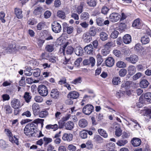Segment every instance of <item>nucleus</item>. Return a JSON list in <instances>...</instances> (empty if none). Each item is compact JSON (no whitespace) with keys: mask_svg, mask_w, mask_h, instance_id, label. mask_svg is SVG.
I'll list each match as a JSON object with an SVG mask.
<instances>
[{"mask_svg":"<svg viewBox=\"0 0 151 151\" xmlns=\"http://www.w3.org/2000/svg\"><path fill=\"white\" fill-rule=\"evenodd\" d=\"M128 141L126 140H118L116 142V144L118 145L119 146H122L124 145L127 143Z\"/></svg>","mask_w":151,"mask_h":151,"instance_id":"obj_50","label":"nucleus"},{"mask_svg":"<svg viewBox=\"0 0 151 151\" xmlns=\"http://www.w3.org/2000/svg\"><path fill=\"white\" fill-rule=\"evenodd\" d=\"M51 15V12L49 11H46L44 14V17L45 19L49 18Z\"/></svg>","mask_w":151,"mask_h":151,"instance_id":"obj_64","label":"nucleus"},{"mask_svg":"<svg viewBox=\"0 0 151 151\" xmlns=\"http://www.w3.org/2000/svg\"><path fill=\"white\" fill-rule=\"evenodd\" d=\"M32 107L34 115H37L40 111V107L39 105L37 103H34L32 105Z\"/></svg>","mask_w":151,"mask_h":151,"instance_id":"obj_14","label":"nucleus"},{"mask_svg":"<svg viewBox=\"0 0 151 151\" xmlns=\"http://www.w3.org/2000/svg\"><path fill=\"white\" fill-rule=\"evenodd\" d=\"M74 48L71 46H68L65 50L66 53L68 55H71L74 51Z\"/></svg>","mask_w":151,"mask_h":151,"instance_id":"obj_45","label":"nucleus"},{"mask_svg":"<svg viewBox=\"0 0 151 151\" xmlns=\"http://www.w3.org/2000/svg\"><path fill=\"white\" fill-rule=\"evenodd\" d=\"M43 8L41 6L37 7L34 10L33 13L35 15H39L41 14L43 11Z\"/></svg>","mask_w":151,"mask_h":151,"instance_id":"obj_32","label":"nucleus"},{"mask_svg":"<svg viewBox=\"0 0 151 151\" xmlns=\"http://www.w3.org/2000/svg\"><path fill=\"white\" fill-rule=\"evenodd\" d=\"M121 16L117 13H113L109 15V20L112 22H117L120 19Z\"/></svg>","mask_w":151,"mask_h":151,"instance_id":"obj_5","label":"nucleus"},{"mask_svg":"<svg viewBox=\"0 0 151 151\" xmlns=\"http://www.w3.org/2000/svg\"><path fill=\"white\" fill-rule=\"evenodd\" d=\"M84 50L88 54L91 55L93 54L94 48L92 45L89 44L84 47Z\"/></svg>","mask_w":151,"mask_h":151,"instance_id":"obj_10","label":"nucleus"},{"mask_svg":"<svg viewBox=\"0 0 151 151\" xmlns=\"http://www.w3.org/2000/svg\"><path fill=\"white\" fill-rule=\"evenodd\" d=\"M96 58L97 62V65H99L102 63L103 61V58H102V56L99 54H98L96 55Z\"/></svg>","mask_w":151,"mask_h":151,"instance_id":"obj_48","label":"nucleus"},{"mask_svg":"<svg viewBox=\"0 0 151 151\" xmlns=\"http://www.w3.org/2000/svg\"><path fill=\"white\" fill-rule=\"evenodd\" d=\"M141 41L143 44H146L149 42L150 39L148 36H145L142 37Z\"/></svg>","mask_w":151,"mask_h":151,"instance_id":"obj_37","label":"nucleus"},{"mask_svg":"<svg viewBox=\"0 0 151 151\" xmlns=\"http://www.w3.org/2000/svg\"><path fill=\"white\" fill-rule=\"evenodd\" d=\"M1 51L3 53L7 52L8 51L11 52L12 51H14L15 50V46H14V47L9 48V47H8L6 46L5 45H2L1 47Z\"/></svg>","mask_w":151,"mask_h":151,"instance_id":"obj_13","label":"nucleus"},{"mask_svg":"<svg viewBox=\"0 0 151 151\" xmlns=\"http://www.w3.org/2000/svg\"><path fill=\"white\" fill-rule=\"evenodd\" d=\"M93 107L92 105L87 104L83 107L82 111L85 114L89 115L93 111Z\"/></svg>","mask_w":151,"mask_h":151,"instance_id":"obj_3","label":"nucleus"},{"mask_svg":"<svg viewBox=\"0 0 151 151\" xmlns=\"http://www.w3.org/2000/svg\"><path fill=\"white\" fill-rule=\"evenodd\" d=\"M89 17V14L87 12H83L81 15V19L85 20L88 18Z\"/></svg>","mask_w":151,"mask_h":151,"instance_id":"obj_56","label":"nucleus"},{"mask_svg":"<svg viewBox=\"0 0 151 151\" xmlns=\"http://www.w3.org/2000/svg\"><path fill=\"white\" fill-rule=\"evenodd\" d=\"M149 83L148 81L146 79L142 80L140 83V86L142 88H145L148 85Z\"/></svg>","mask_w":151,"mask_h":151,"instance_id":"obj_31","label":"nucleus"},{"mask_svg":"<svg viewBox=\"0 0 151 151\" xmlns=\"http://www.w3.org/2000/svg\"><path fill=\"white\" fill-rule=\"evenodd\" d=\"M123 40L124 42L126 44L129 43L132 40L130 35L128 34L125 35L123 37Z\"/></svg>","mask_w":151,"mask_h":151,"instance_id":"obj_22","label":"nucleus"},{"mask_svg":"<svg viewBox=\"0 0 151 151\" xmlns=\"http://www.w3.org/2000/svg\"><path fill=\"white\" fill-rule=\"evenodd\" d=\"M132 145L135 147H137L140 145L141 141L140 139L137 138H134L132 140Z\"/></svg>","mask_w":151,"mask_h":151,"instance_id":"obj_16","label":"nucleus"},{"mask_svg":"<svg viewBox=\"0 0 151 151\" xmlns=\"http://www.w3.org/2000/svg\"><path fill=\"white\" fill-rule=\"evenodd\" d=\"M104 19L101 18L99 17L96 19V22L97 24L99 26L103 25Z\"/></svg>","mask_w":151,"mask_h":151,"instance_id":"obj_57","label":"nucleus"},{"mask_svg":"<svg viewBox=\"0 0 151 151\" xmlns=\"http://www.w3.org/2000/svg\"><path fill=\"white\" fill-rule=\"evenodd\" d=\"M79 93L76 91H71L68 93L67 95V97L68 99H77L79 96Z\"/></svg>","mask_w":151,"mask_h":151,"instance_id":"obj_8","label":"nucleus"},{"mask_svg":"<svg viewBox=\"0 0 151 151\" xmlns=\"http://www.w3.org/2000/svg\"><path fill=\"white\" fill-rule=\"evenodd\" d=\"M83 39L85 42L88 43L92 40V36L88 32H85L83 35Z\"/></svg>","mask_w":151,"mask_h":151,"instance_id":"obj_9","label":"nucleus"},{"mask_svg":"<svg viewBox=\"0 0 151 151\" xmlns=\"http://www.w3.org/2000/svg\"><path fill=\"white\" fill-rule=\"evenodd\" d=\"M44 33L45 34L44 36L45 39L46 40H50L53 39V37L51 36V34L47 31L45 30L44 31Z\"/></svg>","mask_w":151,"mask_h":151,"instance_id":"obj_39","label":"nucleus"},{"mask_svg":"<svg viewBox=\"0 0 151 151\" xmlns=\"http://www.w3.org/2000/svg\"><path fill=\"white\" fill-rule=\"evenodd\" d=\"M88 123L87 121L85 119H82L78 122V125L81 128H84L87 125Z\"/></svg>","mask_w":151,"mask_h":151,"instance_id":"obj_23","label":"nucleus"},{"mask_svg":"<svg viewBox=\"0 0 151 151\" xmlns=\"http://www.w3.org/2000/svg\"><path fill=\"white\" fill-rule=\"evenodd\" d=\"M116 66L119 68H124L126 67V65L124 62L120 61L116 63Z\"/></svg>","mask_w":151,"mask_h":151,"instance_id":"obj_40","label":"nucleus"},{"mask_svg":"<svg viewBox=\"0 0 151 151\" xmlns=\"http://www.w3.org/2000/svg\"><path fill=\"white\" fill-rule=\"evenodd\" d=\"M48 114V112L46 110L41 111L39 113V116L41 118H44L46 117Z\"/></svg>","mask_w":151,"mask_h":151,"instance_id":"obj_59","label":"nucleus"},{"mask_svg":"<svg viewBox=\"0 0 151 151\" xmlns=\"http://www.w3.org/2000/svg\"><path fill=\"white\" fill-rule=\"evenodd\" d=\"M87 3L91 7L95 6L96 5V0H87Z\"/></svg>","mask_w":151,"mask_h":151,"instance_id":"obj_42","label":"nucleus"},{"mask_svg":"<svg viewBox=\"0 0 151 151\" xmlns=\"http://www.w3.org/2000/svg\"><path fill=\"white\" fill-rule=\"evenodd\" d=\"M64 126L66 129L71 130L74 128V124L73 122L69 121L64 124Z\"/></svg>","mask_w":151,"mask_h":151,"instance_id":"obj_18","label":"nucleus"},{"mask_svg":"<svg viewBox=\"0 0 151 151\" xmlns=\"http://www.w3.org/2000/svg\"><path fill=\"white\" fill-rule=\"evenodd\" d=\"M101 39L103 41L106 40L108 38V35L104 32H102L100 34Z\"/></svg>","mask_w":151,"mask_h":151,"instance_id":"obj_49","label":"nucleus"},{"mask_svg":"<svg viewBox=\"0 0 151 151\" xmlns=\"http://www.w3.org/2000/svg\"><path fill=\"white\" fill-rule=\"evenodd\" d=\"M119 34L118 31L116 30H114L113 31L111 35V37L113 39L116 38Z\"/></svg>","mask_w":151,"mask_h":151,"instance_id":"obj_58","label":"nucleus"},{"mask_svg":"<svg viewBox=\"0 0 151 151\" xmlns=\"http://www.w3.org/2000/svg\"><path fill=\"white\" fill-rule=\"evenodd\" d=\"M128 70L129 74L131 76L134 74L136 71V68L135 67L132 65H130L128 68Z\"/></svg>","mask_w":151,"mask_h":151,"instance_id":"obj_26","label":"nucleus"},{"mask_svg":"<svg viewBox=\"0 0 151 151\" xmlns=\"http://www.w3.org/2000/svg\"><path fill=\"white\" fill-rule=\"evenodd\" d=\"M59 92L57 89H53L51 90L50 93L51 97L54 99H56L58 98Z\"/></svg>","mask_w":151,"mask_h":151,"instance_id":"obj_17","label":"nucleus"},{"mask_svg":"<svg viewBox=\"0 0 151 151\" xmlns=\"http://www.w3.org/2000/svg\"><path fill=\"white\" fill-rule=\"evenodd\" d=\"M61 25L58 23H55L54 25H52V31L55 33L60 32L61 30Z\"/></svg>","mask_w":151,"mask_h":151,"instance_id":"obj_11","label":"nucleus"},{"mask_svg":"<svg viewBox=\"0 0 151 151\" xmlns=\"http://www.w3.org/2000/svg\"><path fill=\"white\" fill-rule=\"evenodd\" d=\"M144 98L145 101L149 103H151V93L147 92L144 95Z\"/></svg>","mask_w":151,"mask_h":151,"instance_id":"obj_33","label":"nucleus"},{"mask_svg":"<svg viewBox=\"0 0 151 151\" xmlns=\"http://www.w3.org/2000/svg\"><path fill=\"white\" fill-rule=\"evenodd\" d=\"M79 135L81 138L86 139L87 137V133L84 131H82L80 132Z\"/></svg>","mask_w":151,"mask_h":151,"instance_id":"obj_55","label":"nucleus"},{"mask_svg":"<svg viewBox=\"0 0 151 151\" xmlns=\"http://www.w3.org/2000/svg\"><path fill=\"white\" fill-rule=\"evenodd\" d=\"M88 32L92 36L94 37L96 34L97 29L95 27L93 26L90 28L89 32Z\"/></svg>","mask_w":151,"mask_h":151,"instance_id":"obj_29","label":"nucleus"},{"mask_svg":"<svg viewBox=\"0 0 151 151\" xmlns=\"http://www.w3.org/2000/svg\"><path fill=\"white\" fill-rule=\"evenodd\" d=\"M41 71L39 69H37L34 70L33 72V75L35 77L39 76L40 74Z\"/></svg>","mask_w":151,"mask_h":151,"instance_id":"obj_62","label":"nucleus"},{"mask_svg":"<svg viewBox=\"0 0 151 151\" xmlns=\"http://www.w3.org/2000/svg\"><path fill=\"white\" fill-rule=\"evenodd\" d=\"M140 21L139 19H137L134 20L132 24L133 27L137 28L140 27Z\"/></svg>","mask_w":151,"mask_h":151,"instance_id":"obj_38","label":"nucleus"},{"mask_svg":"<svg viewBox=\"0 0 151 151\" xmlns=\"http://www.w3.org/2000/svg\"><path fill=\"white\" fill-rule=\"evenodd\" d=\"M15 13L18 19H21L23 17L22 11L21 9L16 8L15 9Z\"/></svg>","mask_w":151,"mask_h":151,"instance_id":"obj_24","label":"nucleus"},{"mask_svg":"<svg viewBox=\"0 0 151 151\" xmlns=\"http://www.w3.org/2000/svg\"><path fill=\"white\" fill-rule=\"evenodd\" d=\"M45 42V40L40 39H37V43L39 47H41L42 46Z\"/></svg>","mask_w":151,"mask_h":151,"instance_id":"obj_60","label":"nucleus"},{"mask_svg":"<svg viewBox=\"0 0 151 151\" xmlns=\"http://www.w3.org/2000/svg\"><path fill=\"white\" fill-rule=\"evenodd\" d=\"M114 147V144L113 143H110L106 145V150L108 151H112Z\"/></svg>","mask_w":151,"mask_h":151,"instance_id":"obj_41","label":"nucleus"},{"mask_svg":"<svg viewBox=\"0 0 151 151\" xmlns=\"http://www.w3.org/2000/svg\"><path fill=\"white\" fill-rule=\"evenodd\" d=\"M63 30H65L66 29L67 32L68 34H71L73 32L74 28L72 26H67L66 23H64L63 24Z\"/></svg>","mask_w":151,"mask_h":151,"instance_id":"obj_20","label":"nucleus"},{"mask_svg":"<svg viewBox=\"0 0 151 151\" xmlns=\"http://www.w3.org/2000/svg\"><path fill=\"white\" fill-rule=\"evenodd\" d=\"M73 137V136L71 134L64 133L63 135L62 138L63 141H70L72 140Z\"/></svg>","mask_w":151,"mask_h":151,"instance_id":"obj_15","label":"nucleus"},{"mask_svg":"<svg viewBox=\"0 0 151 151\" xmlns=\"http://www.w3.org/2000/svg\"><path fill=\"white\" fill-rule=\"evenodd\" d=\"M130 120L131 121L133 122V123L132 124L131 123H130L129 122L127 121L128 123H126L127 125L130 126L131 124H132L133 125V127H130L132 128V129H139L141 128V127L139 125V124L137 122V121L133 119H130Z\"/></svg>","mask_w":151,"mask_h":151,"instance_id":"obj_7","label":"nucleus"},{"mask_svg":"<svg viewBox=\"0 0 151 151\" xmlns=\"http://www.w3.org/2000/svg\"><path fill=\"white\" fill-rule=\"evenodd\" d=\"M32 70L30 68H27L24 70V74L27 76H30L32 75Z\"/></svg>","mask_w":151,"mask_h":151,"instance_id":"obj_44","label":"nucleus"},{"mask_svg":"<svg viewBox=\"0 0 151 151\" xmlns=\"http://www.w3.org/2000/svg\"><path fill=\"white\" fill-rule=\"evenodd\" d=\"M143 48L141 46L140 44H137L135 46L134 49L137 52H141Z\"/></svg>","mask_w":151,"mask_h":151,"instance_id":"obj_51","label":"nucleus"},{"mask_svg":"<svg viewBox=\"0 0 151 151\" xmlns=\"http://www.w3.org/2000/svg\"><path fill=\"white\" fill-rule=\"evenodd\" d=\"M24 97L26 101L29 103L30 101L32 96L29 93L26 92L25 93Z\"/></svg>","mask_w":151,"mask_h":151,"instance_id":"obj_36","label":"nucleus"},{"mask_svg":"<svg viewBox=\"0 0 151 151\" xmlns=\"http://www.w3.org/2000/svg\"><path fill=\"white\" fill-rule=\"evenodd\" d=\"M94 141L97 143H101L103 142L104 139L99 135L98 134L95 135L93 137Z\"/></svg>","mask_w":151,"mask_h":151,"instance_id":"obj_25","label":"nucleus"},{"mask_svg":"<svg viewBox=\"0 0 151 151\" xmlns=\"http://www.w3.org/2000/svg\"><path fill=\"white\" fill-rule=\"evenodd\" d=\"M45 49L48 52H52L54 50L53 46L52 45H48L46 46Z\"/></svg>","mask_w":151,"mask_h":151,"instance_id":"obj_61","label":"nucleus"},{"mask_svg":"<svg viewBox=\"0 0 151 151\" xmlns=\"http://www.w3.org/2000/svg\"><path fill=\"white\" fill-rule=\"evenodd\" d=\"M11 104L12 107L15 109H18L23 106V104H21L19 100L15 98L12 100Z\"/></svg>","mask_w":151,"mask_h":151,"instance_id":"obj_4","label":"nucleus"},{"mask_svg":"<svg viewBox=\"0 0 151 151\" xmlns=\"http://www.w3.org/2000/svg\"><path fill=\"white\" fill-rule=\"evenodd\" d=\"M38 92L40 94L43 96H46L48 93V90L47 87L44 85L39 86L38 88Z\"/></svg>","mask_w":151,"mask_h":151,"instance_id":"obj_2","label":"nucleus"},{"mask_svg":"<svg viewBox=\"0 0 151 151\" xmlns=\"http://www.w3.org/2000/svg\"><path fill=\"white\" fill-rule=\"evenodd\" d=\"M45 23L44 22H39L37 25V29L38 30H41L45 27Z\"/></svg>","mask_w":151,"mask_h":151,"instance_id":"obj_46","label":"nucleus"},{"mask_svg":"<svg viewBox=\"0 0 151 151\" xmlns=\"http://www.w3.org/2000/svg\"><path fill=\"white\" fill-rule=\"evenodd\" d=\"M81 79L82 78L81 77H79L72 81L71 82V83L74 84L80 83L82 82Z\"/></svg>","mask_w":151,"mask_h":151,"instance_id":"obj_54","label":"nucleus"},{"mask_svg":"<svg viewBox=\"0 0 151 151\" xmlns=\"http://www.w3.org/2000/svg\"><path fill=\"white\" fill-rule=\"evenodd\" d=\"M75 52L76 55L78 56H81L83 54L82 48L79 46L75 48Z\"/></svg>","mask_w":151,"mask_h":151,"instance_id":"obj_21","label":"nucleus"},{"mask_svg":"<svg viewBox=\"0 0 151 151\" xmlns=\"http://www.w3.org/2000/svg\"><path fill=\"white\" fill-rule=\"evenodd\" d=\"M138 56L135 55H132L129 57H126L125 60L132 64H135L138 60Z\"/></svg>","mask_w":151,"mask_h":151,"instance_id":"obj_6","label":"nucleus"},{"mask_svg":"<svg viewBox=\"0 0 151 151\" xmlns=\"http://www.w3.org/2000/svg\"><path fill=\"white\" fill-rule=\"evenodd\" d=\"M121 82V79L119 77H113L112 80V83L113 85H116L119 84Z\"/></svg>","mask_w":151,"mask_h":151,"instance_id":"obj_30","label":"nucleus"},{"mask_svg":"<svg viewBox=\"0 0 151 151\" xmlns=\"http://www.w3.org/2000/svg\"><path fill=\"white\" fill-rule=\"evenodd\" d=\"M3 109L4 112L6 114H11L12 112V109L9 105H5Z\"/></svg>","mask_w":151,"mask_h":151,"instance_id":"obj_19","label":"nucleus"},{"mask_svg":"<svg viewBox=\"0 0 151 151\" xmlns=\"http://www.w3.org/2000/svg\"><path fill=\"white\" fill-rule=\"evenodd\" d=\"M43 139L45 145H47L48 144L51 142L52 141V138L47 137H44Z\"/></svg>","mask_w":151,"mask_h":151,"instance_id":"obj_47","label":"nucleus"},{"mask_svg":"<svg viewBox=\"0 0 151 151\" xmlns=\"http://www.w3.org/2000/svg\"><path fill=\"white\" fill-rule=\"evenodd\" d=\"M99 133L101 136L105 138L108 137V134L106 131L101 129H99L98 130Z\"/></svg>","mask_w":151,"mask_h":151,"instance_id":"obj_28","label":"nucleus"},{"mask_svg":"<svg viewBox=\"0 0 151 151\" xmlns=\"http://www.w3.org/2000/svg\"><path fill=\"white\" fill-rule=\"evenodd\" d=\"M70 116L71 115L70 114H67L61 118V121L63 122L67 121L69 119Z\"/></svg>","mask_w":151,"mask_h":151,"instance_id":"obj_63","label":"nucleus"},{"mask_svg":"<svg viewBox=\"0 0 151 151\" xmlns=\"http://www.w3.org/2000/svg\"><path fill=\"white\" fill-rule=\"evenodd\" d=\"M45 128L47 130H50L51 129H52L53 131H55L58 128V126L56 124H55L53 125H47L46 126Z\"/></svg>","mask_w":151,"mask_h":151,"instance_id":"obj_27","label":"nucleus"},{"mask_svg":"<svg viewBox=\"0 0 151 151\" xmlns=\"http://www.w3.org/2000/svg\"><path fill=\"white\" fill-rule=\"evenodd\" d=\"M119 75L122 77L125 76L127 73V70L125 69H121L119 72Z\"/></svg>","mask_w":151,"mask_h":151,"instance_id":"obj_53","label":"nucleus"},{"mask_svg":"<svg viewBox=\"0 0 151 151\" xmlns=\"http://www.w3.org/2000/svg\"><path fill=\"white\" fill-rule=\"evenodd\" d=\"M9 140L12 143H15L16 145H18L19 144V142L18 141V138L15 136H13L9 137Z\"/></svg>","mask_w":151,"mask_h":151,"instance_id":"obj_35","label":"nucleus"},{"mask_svg":"<svg viewBox=\"0 0 151 151\" xmlns=\"http://www.w3.org/2000/svg\"><path fill=\"white\" fill-rule=\"evenodd\" d=\"M57 16L59 18L64 19L65 17V12L61 11H59L57 13Z\"/></svg>","mask_w":151,"mask_h":151,"instance_id":"obj_52","label":"nucleus"},{"mask_svg":"<svg viewBox=\"0 0 151 151\" xmlns=\"http://www.w3.org/2000/svg\"><path fill=\"white\" fill-rule=\"evenodd\" d=\"M122 130L120 127L116 126L115 127V134L117 137L120 136L122 134Z\"/></svg>","mask_w":151,"mask_h":151,"instance_id":"obj_34","label":"nucleus"},{"mask_svg":"<svg viewBox=\"0 0 151 151\" xmlns=\"http://www.w3.org/2000/svg\"><path fill=\"white\" fill-rule=\"evenodd\" d=\"M86 148L88 150L92 149L93 147V144L92 143V141L90 140H88L86 142Z\"/></svg>","mask_w":151,"mask_h":151,"instance_id":"obj_43","label":"nucleus"},{"mask_svg":"<svg viewBox=\"0 0 151 151\" xmlns=\"http://www.w3.org/2000/svg\"><path fill=\"white\" fill-rule=\"evenodd\" d=\"M36 128V126L33 123H29L27 124L24 129V133L27 136H32V133L34 131Z\"/></svg>","mask_w":151,"mask_h":151,"instance_id":"obj_1","label":"nucleus"},{"mask_svg":"<svg viewBox=\"0 0 151 151\" xmlns=\"http://www.w3.org/2000/svg\"><path fill=\"white\" fill-rule=\"evenodd\" d=\"M105 62L107 66L111 67L114 65V60L112 57H109L106 60Z\"/></svg>","mask_w":151,"mask_h":151,"instance_id":"obj_12","label":"nucleus"}]
</instances>
